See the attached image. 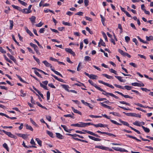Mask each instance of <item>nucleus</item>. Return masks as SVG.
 Returning a JSON list of instances; mask_svg holds the SVG:
<instances>
[{"mask_svg":"<svg viewBox=\"0 0 153 153\" xmlns=\"http://www.w3.org/2000/svg\"><path fill=\"white\" fill-rule=\"evenodd\" d=\"M88 82L92 85L94 87L96 88H97L98 90L101 91H104V90L103 89L101 88H100L96 84H95V83L93 82L91 80H88Z\"/></svg>","mask_w":153,"mask_h":153,"instance_id":"f257e3e1","label":"nucleus"},{"mask_svg":"<svg viewBox=\"0 0 153 153\" xmlns=\"http://www.w3.org/2000/svg\"><path fill=\"white\" fill-rule=\"evenodd\" d=\"M2 131L10 138H13L15 139H16L17 138V137L16 136L12 134L10 132L6 131L4 130H2Z\"/></svg>","mask_w":153,"mask_h":153,"instance_id":"f03ea898","label":"nucleus"},{"mask_svg":"<svg viewBox=\"0 0 153 153\" xmlns=\"http://www.w3.org/2000/svg\"><path fill=\"white\" fill-rule=\"evenodd\" d=\"M123 113L125 114L127 116H131V117H138L139 118H140L141 117V115L140 114H137L136 113H125L124 112H123Z\"/></svg>","mask_w":153,"mask_h":153,"instance_id":"7ed1b4c3","label":"nucleus"},{"mask_svg":"<svg viewBox=\"0 0 153 153\" xmlns=\"http://www.w3.org/2000/svg\"><path fill=\"white\" fill-rule=\"evenodd\" d=\"M112 148L115 151H120L121 152H127L128 151L124 149H122L119 147H112Z\"/></svg>","mask_w":153,"mask_h":153,"instance_id":"20e7f679","label":"nucleus"},{"mask_svg":"<svg viewBox=\"0 0 153 153\" xmlns=\"http://www.w3.org/2000/svg\"><path fill=\"white\" fill-rule=\"evenodd\" d=\"M98 82L99 83H102L108 87H109L112 89H114V87L112 85H110V84L108 83H107L106 82H104L102 80H99L98 81Z\"/></svg>","mask_w":153,"mask_h":153,"instance_id":"39448f33","label":"nucleus"},{"mask_svg":"<svg viewBox=\"0 0 153 153\" xmlns=\"http://www.w3.org/2000/svg\"><path fill=\"white\" fill-rule=\"evenodd\" d=\"M94 126L96 127H107L108 129H109L108 127V125L106 124H103L102 123H99L97 124H94Z\"/></svg>","mask_w":153,"mask_h":153,"instance_id":"423d86ee","label":"nucleus"},{"mask_svg":"<svg viewBox=\"0 0 153 153\" xmlns=\"http://www.w3.org/2000/svg\"><path fill=\"white\" fill-rule=\"evenodd\" d=\"M97 133H100L102 134H105L108 135L109 136H113L114 137H116V136L115 135L113 134H111V133H109L104 132H102L100 131H97Z\"/></svg>","mask_w":153,"mask_h":153,"instance_id":"0eeeda50","label":"nucleus"},{"mask_svg":"<svg viewBox=\"0 0 153 153\" xmlns=\"http://www.w3.org/2000/svg\"><path fill=\"white\" fill-rule=\"evenodd\" d=\"M65 50L66 52L70 53L73 56H75V53L72 51L71 49L70 48H66L65 49Z\"/></svg>","mask_w":153,"mask_h":153,"instance_id":"6e6552de","label":"nucleus"},{"mask_svg":"<svg viewBox=\"0 0 153 153\" xmlns=\"http://www.w3.org/2000/svg\"><path fill=\"white\" fill-rule=\"evenodd\" d=\"M115 93H117V94L120 95L122 96L123 97L125 98H129L130 99H132L133 97L131 96H130L128 95H124L123 93L120 92L118 91H116L115 92Z\"/></svg>","mask_w":153,"mask_h":153,"instance_id":"1a4fd4ad","label":"nucleus"},{"mask_svg":"<svg viewBox=\"0 0 153 153\" xmlns=\"http://www.w3.org/2000/svg\"><path fill=\"white\" fill-rule=\"evenodd\" d=\"M7 56L9 57V58L11 60H13L15 64H17V61L13 56L11 55L10 53H7Z\"/></svg>","mask_w":153,"mask_h":153,"instance_id":"9d476101","label":"nucleus"},{"mask_svg":"<svg viewBox=\"0 0 153 153\" xmlns=\"http://www.w3.org/2000/svg\"><path fill=\"white\" fill-rule=\"evenodd\" d=\"M81 102L82 104L85 105L86 106H88L91 109H92L93 108V107L91 106V105L90 103H88L87 102H85L83 100H81Z\"/></svg>","mask_w":153,"mask_h":153,"instance_id":"9b49d317","label":"nucleus"},{"mask_svg":"<svg viewBox=\"0 0 153 153\" xmlns=\"http://www.w3.org/2000/svg\"><path fill=\"white\" fill-rule=\"evenodd\" d=\"M88 137L90 139L95 141H100L101 140V139L98 138H96L91 136L89 135Z\"/></svg>","mask_w":153,"mask_h":153,"instance_id":"f8f14e48","label":"nucleus"},{"mask_svg":"<svg viewBox=\"0 0 153 153\" xmlns=\"http://www.w3.org/2000/svg\"><path fill=\"white\" fill-rule=\"evenodd\" d=\"M42 62L45 64V65L47 67H50V68H52V66L47 61L45 60Z\"/></svg>","mask_w":153,"mask_h":153,"instance_id":"ddd939ff","label":"nucleus"},{"mask_svg":"<svg viewBox=\"0 0 153 153\" xmlns=\"http://www.w3.org/2000/svg\"><path fill=\"white\" fill-rule=\"evenodd\" d=\"M119 121L121 123H122L123 125L125 126H128L130 128V127H131V126H129V124L128 123L122 121L121 119H119Z\"/></svg>","mask_w":153,"mask_h":153,"instance_id":"4468645a","label":"nucleus"},{"mask_svg":"<svg viewBox=\"0 0 153 153\" xmlns=\"http://www.w3.org/2000/svg\"><path fill=\"white\" fill-rule=\"evenodd\" d=\"M56 137L59 139H63L64 138V136L59 133H56Z\"/></svg>","mask_w":153,"mask_h":153,"instance_id":"2eb2a0df","label":"nucleus"},{"mask_svg":"<svg viewBox=\"0 0 153 153\" xmlns=\"http://www.w3.org/2000/svg\"><path fill=\"white\" fill-rule=\"evenodd\" d=\"M36 18V17L34 16H32L31 17L29 18L33 24L35 23Z\"/></svg>","mask_w":153,"mask_h":153,"instance_id":"dca6fc26","label":"nucleus"},{"mask_svg":"<svg viewBox=\"0 0 153 153\" xmlns=\"http://www.w3.org/2000/svg\"><path fill=\"white\" fill-rule=\"evenodd\" d=\"M61 86L62 87L64 88L65 90L67 91L68 92H69V90H68V88H69V87L68 85L62 84L61 85Z\"/></svg>","mask_w":153,"mask_h":153,"instance_id":"f3484780","label":"nucleus"},{"mask_svg":"<svg viewBox=\"0 0 153 153\" xmlns=\"http://www.w3.org/2000/svg\"><path fill=\"white\" fill-rule=\"evenodd\" d=\"M25 126L27 129L30 130L31 131H33V129L31 126L27 124H25Z\"/></svg>","mask_w":153,"mask_h":153,"instance_id":"a211bd4d","label":"nucleus"},{"mask_svg":"<svg viewBox=\"0 0 153 153\" xmlns=\"http://www.w3.org/2000/svg\"><path fill=\"white\" fill-rule=\"evenodd\" d=\"M71 108L73 112L76 113L80 115H82V113L79 111L75 109L74 107H72Z\"/></svg>","mask_w":153,"mask_h":153,"instance_id":"6ab92c4d","label":"nucleus"},{"mask_svg":"<svg viewBox=\"0 0 153 153\" xmlns=\"http://www.w3.org/2000/svg\"><path fill=\"white\" fill-rule=\"evenodd\" d=\"M25 28L27 33H28L30 36H33V34L30 30H28L27 27H25Z\"/></svg>","mask_w":153,"mask_h":153,"instance_id":"aec40b11","label":"nucleus"},{"mask_svg":"<svg viewBox=\"0 0 153 153\" xmlns=\"http://www.w3.org/2000/svg\"><path fill=\"white\" fill-rule=\"evenodd\" d=\"M12 6L14 8L17 10L19 11H21L22 9L20 7L18 6H15L14 5H12Z\"/></svg>","mask_w":153,"mask_h":153,"instance_id":"412c9836","label":"nucleus"},{"mask_svg":"<svg viewBox=\"0 0 153 153\" xmlns=\"http://www.w3.org/2000/svg\"><path fill=\"white\" fill-rule=\"evenodd\" d=\"M98 76L97 75H95L93 74H91L90 75V76L89 78L91 79H97Z\"/></svg>","mask_w":153,"mask_h":153,"instance_id":"4be33fe9","label":"nucleus"},{"mask_svg":"<svg viewBox=\"0 0 153 153\" xmlns=\"http://www.w3.org/2000/svg\"><path fill=\"white\" fill-rule=\"evenodd\" d=\"M142 127L146 132L149 133L150 132V130L149 128H147L146 127H145L144 126H142Z\"/></svg>","mask_w":153,"mask_h":153,"instance_id":"5701e85b","label":"nucleus"},{"mask_svg":"<svg viewBox=\"0 0 153 153\" xmlns=\"http://www.w3.org/2000/svg\"><path fill=\"white\" fill-rule=\"evenodd\" d=\"M110 114H112L114 115L115 116H118L120 117V115L117 112H110Z\"/></svg>","mask_w":153,"mask_h":153,"instance_id":"b1692460","label":"nucleus"},{"mask_svg":"<svg viewBox=\"0 0 153 153\" xmlns=\"http://www.w3.org/2000/svg\"><path fill=\"white\" fill-rule=\"evenodd\" d=\"M102 75L108 79H113V76H109L107 74H102Z\"/></svg>","mask_w":153,"mask_h":153,"instance_id":"393cba45","label":"nucleus"},{"mask_svg":"<svg viewBox=\"0 0 153 153\" xmlns=\"http://www.w3.org/2000/svg\"><path fill=\"white\" fill-rule=\"evenodd\" d=\"M61 126L64 129V130L66 131V132H70V131H68V128L66 126H65V125H61Z\"/></svg>","mask_w":153,"mask_h":153,"instance_id":"a878e982","label":"nucleus"},{"mask_svg":"<svg viewBox=\"0 0 153 153\" xmlns=\"http://www.w3.org/2000/svg\"><path fill=\"white\" fill-rule=\"evenodd\" d=\"M35 140H36L38 144L40 146H41L42 145V141L40 140H39V138H36Z\"/></svg>","mask_w":153,"mask_h":153,"instance_id":"bb28decb","label":"nucleus"},{"mask_svg":"<svg viewBox=\"0 0 153 153\" xmlns=\"http://www.w3.org/2000/svg\"><path fill=\"white\" fill-rule=\"evenodd\" d=\"M34 51L36 52V53L38 55H40L41 53L38 49V47L37 45L34 48Z\"/></svg>","mask_w":153,"mask_h":153,"instance_id":"cd10ccee","label":"nucleus"},{"mask_svg":"<svg viewBox=\"0 0 153 153\" xmlns=\"http://www.w3.org/2000/svg\"><path fill=\"white\" fill-rule=\"evenodd\" d=\"M21 11L24 13L28 14L30 13L29 12V11L28 10H27V8H25L23 9H22Z\"/></svg>","mask_w":153,"mask_h":153,"instance_id":"c85d7f7f","label":"nucleus"},{"mask_svg":"<svg viewBox=\"0 0 153 153\" xmlns=\"http://www.w3.org/2000/svg\"><path fill=\"white\" fill-rule=\"evenodd\" d=\"M115 77L117 78L120 81L122 82H124V81L122 78V77L118 76H115Z\"/></svg>","mask_w":153,"mask_h":153,"instance_id":"c756f323","label":"nucleus"},{"mask_svg":"<svg viewBox=\"0 0 153 153\" xmlns=\"http://www.w3.org/2000/svg\"><path fill=\"white\" fill-rule=\"evenodd\" d=\"M10 30H11L13 27V20H10Z\"/></svg>","mask_w":153,"mask_h":153,"instance_id":"7c9ffc66","label":"nucleus"},{"mask_svg":"<svg viewBox=\"0 0 153 153\" xmlns=\"http://www.w3.org/2000/svg\"><path fill=\"white\" fill-rule=\"evenodd\" d=\"M85 60L86 62H88L91 60V58L88 56H86L85 57Z\"/></svg>","mask_w":153,"mask_h":153,"instance_id":"2f4dec72","label":"nucleus"},{"mask_svg":"<svg viewBox=\"0 0 153 153\" xmlns=\"http://www.w3.org/2000/svg\"><path fill=\"white\" fill-rule=\"evenodd\" d=\"M3 146L5 148L8 152L9 151V149L7 145V144L5 143H4L3 145Z\"/></svg>","mask_w":153,"mask_h":153,"instance_id":"473e14b6","label":"nucleus"},{"mask_svg":"<svg viewBox=\"0 0 153 153\" xmlns=\"http://www.w3.org/2000/svg\"><path fill=\"white\" fill-rule=\"evenodd\" d=\"M146 39L148 41H150L153 40V37L152 36H150L149 37L146 36Z\"/></svg>","mask_w":153,"mask_h":153,"instance_id":"72a5a7b5","label":"nucleus"},{"mask_svg":"<svg viewBox=\"0 0 153 153\" xmlns=\"http://www.w3.org/2000/svg\"><path fill=\"white\" fill-rule=\"evenodd\" d=\"M106 94H108V95L109 96H111L113 97H114V98H115L116 99H118L119 98V97H117V96L114 95V94L112 93H106Z\"/></svg>","mask_w":153,"mask_h":153,"instance_id":"f704fd0d","label":"nucleus"},{"mask_svg":"<svg viewBox=\"0 0 153 153\" xmlns=\"http://www.w3.org/2000/svg\"><path fill=\"white\" fill-rule=\"evenodd\" d=\"M110 121L111 123H114L115 124L118 125H120V126L121 125V124H120L119 123L117 122L116 121H114V120L110 119Z\"/></svg>","mask_w":153,"mask_h":153,"instance_id":"c9c22d12","label":"nucleus"},{"mask_svg":"<svg viewBox=\"0 0 153 153\" xmlns=\"http://www.w3.org/2000/svg\"><path fill=\"white\" fill-rule=\"evenodd\" d=\"M47 133L51 137H53V133L47 130L46 131Z\"/></svg>","mask_w":153,"mask_h":153,"instance_id":"e433bc0d","label":"nucleus"},{"mask_svg":"<svg viewBox=\"0 0 153 153\" xmlns=\"http://www.w3.org/2000/svg\"><path fill=\"white\" fill-rule=\"evenodd\" d=\"M124 88L127 90H130L131 89L132 87L128 85H125L124 87Z\"/></svg>","mask_w":153,"mask_h":153,"instance_id":"4c0bfd02","label":"nucleus"},{"mask_svg":"<svg viewBox=\"0 0 153 153\" xmlns=\"http://www.w3.org/2000/svg\"><path fill=\"white\" fill-rule=\"evenodd\" d=\"M101 45L103 46H105L106 45L105 44V43L103 41V40L100 39V42Z\"/></svg>","mask_w":153,"mask_h":153,"instance_id":"58836bf2","label":"nucleus"},{"mask_svg":"<svg viewBox=\"0 0 153 153\" xmlns=\"http://www.w3.org/2000/svg\"><path fill=\"white\" fill-rule=\"evenodd\" d=\"M18 1L22 5L25 6H26V5H27V4L24 1L21 0H18Z\"/></svg>","mask_w":153,"mask_h":153,"instance_id":"ea45409f","label":"nucleus"},{"mask_svg":"<svg viewBox=\"0 0 153 153\" xmlns=\"http://www.w3.org/2000/svg\"><path fill=\"white\" fill-rule=\"evenodd\" d=\"M16 76H17V77H18V78L19 79V80L22 82H23L24 83H26V82L25 81H24L22 79V78H21V77L20 76H19L18 75H16Z\"/></svg>","mask_w":153,"mask_h":153,"instance_id":"a19ab883","label":"nucleus"},{"mask_svg":"<svg viewBox=\"0 0 153 153\" xmlns=\"http://www.w3.org/2000/svg\"><path fill=\"white\" fill-rule=\"evenodd\" d=\"M140 123L138 121H136L135 122L133 123V124L135 126H140Z\"/></svg>","mask_w":153,"mask_h":153,"instance_id":"79ce46f5","label":"nucleus"},{"mask_svg":"<svg viewBox=\"0 0 153 153\" xmlns=\"http://www.w3.org/2000/svg\"><path fill=\"white\" fill-rule=\"evenodd\" d=\"M109 71L111 73H113L116 75H117V71L112 68L110 69Z\"/></svg>","mask_w":153,"mask_h":153,"instance_id":"37998d69","label":"nucleus"},{"mask_svg":"<svg viewBox=\"0 0 153 153\" xmlns=\"http://www.w3.org/2000/svg\"><path fill=\"white\" fill-rule=\"evenodd\" d=\"M130 128L132 130H134V131L135 132H136L138 134H140V131H139L138 130L134 128L131 127H130Z\"/></svg>","mask_w":153,"mask_h":153,"instance_id":"c03bdc74","label":"nucleus"},{"mask_svg":"<svg viewBox=\"0 0 153 153\" xmlns=\"http://www.w3.org/2000/svg\"><path fill=\"white\" fill-rule=\"evenodd\" d=\"M102 34L103 37L105 39V40L106 42H108V39L107 38V36H106V34H105V33L104 32H102Z\"/></svg>","mask_w":153,"mask_h":153,"instance_id":"a18cd8bd","label":"nucleus"},{"mask_svg":"<svg viewBox=\"0 0 153 153\" xmlns=\"http://www.w3.org/2000/svg\"><path fill=\"white\" fill-rule=\"evenodd\" d=\"M100 17L101 18V22L102 24L104 25V22L105 20V18L102 15H100Z\"/></svg>","mask_w":153,"mask_h":153,"instance_id":"49530a36","label":"nucleus"},{"mask_svg":"<svg viewBox=\"0 0 153 153\" xmlns=\"http://www.w3.org/2000/svg\"><path fill=\"white\" fill-rule=\"evenodd\" d=\"M34 41L37 44L38 46L40 48H43V47L42 46V45L39 43V42L36 39H34Z\"/></svg>","mask_w":153,"mask_h":153,"instance_id":"de8ad7c7","label":"nucleus"},{"mask_svg":"<svg viewBox=\"0 0 153 153\" xmlns=\"http://www.w3.org/2000/svg\"><path fill=\"white\" fill-rule=\"evenodd\" d=\"M119 102L122 104H125L128 106H130V104L129 103L126 102L124 101H120Z\"/></svg>","mask_w":153,"mask_h":153,"instance_id":"09e8293b","label":"nucleus"},{"mask_svg":"<svg viewBox=\"0 0 153 153\" xmlns=\"http://www.w3.org/2000/svg\"><path fill=\"white\" fill-rule=\"evenodd\" d=\"M82 131L87 133L90 134H91V135H93V132H91V131H88V130H82Z\"/></svg>","mask_w":153,"mask_h":153,"instance_id":"8fccbe9b","label":"nucleus"},{"mask_svg":"<svg viewBox=\"0 0 153 153\" xmlns=\"http://www.w3.org/2000/svg\"><path fill=\"white\" fill-rule=\"evenodd\" d=\"M12 39H13V40L17 44V45L19 46H20V45L19 44V42L16 41V39L15 38L14 36L13 35H12Z\"/></svg>","mask_w":153,"mask_h":153,"instance_id":"3c124183","label":"nucleus"},{"mask_svg":"<svg viewBox=\"0 0 153 153\" xmlns=\"http://www.w3.org/2000/svg\"><path fill=\"white\" fill-rule=\"evenodd\" d=\"M114 85L117 88H121V89H124V87H123V86H122L121 85H117V84H115Z\"/></svg>","mask_w":153,"mask_h":153,"instance_id":"603ef678","label":"nucleus"},{"mask_svg":"<svg viewBox=\"0 0 153 153\" xmlns=\"http://www.w3.org/2000/svg\"><path fill=\"white\" fill-rule=\"evenodd\" d=\"M137 37L140 42L145 44L147 43L146 42L144 41V40L141 39L139 36H137Z\"/></svg>","mask_w":153,"mask_h":153,"instance_id":"864d4df0","label":"nucleus"},{"mask_svg":"<svg viewBox=\"0 0 153 153\" xmlns=\"http://www.w3.org/2000/svg\"><path fill=\"white\" fill-rule=\"evenodd\" d=\"M40 86L42 87L43 88L47 90H48V89L47 88V87L45 85H44L42 84L41 82L40 83Z\"/></svg>","mask_w":153,"mask_h":153,"instance_id":"5fc2aeb1","label":"nucleus"},{"mask_svg":"<svg viewBox=\"0 0 153 153\" xmlns=\"http://www.w3.org/2000/svg\"><path fill=\"white\" fill-rule=\"evenodd\" d=\"M62 24L65 25H68L69 26H71L70 23L68 22H65L63 21L62 22Z\"/></svg>","mask_w":153,"mask_h":153,"instance_id":"6e6d98bb","label":"nucleus"},{"mask_svg":"<svg viewBox=\"0 0 153 153\" xmlns=\"http://www.w3.org/2000/svg\"><path fill=\"white\" fill-rule=\"evenodd\" d=\"M79 127H85V123L83 122H79Z\"/></svg>","mask_w":153,"mask_h":153,"instance_id":"4d7b16f0","label":"nucleus"},{"mask_svg":"<svg viewBox=\"0 0 153 153\" xmlns=\"http://www.w3.org/2000/svg\"><path fill=\"white\" fill-rule=\"evenodd\" d=\"M85 29L86 30L88 31L91 34H92L93 33L92 31L88 27H86Z\"/></svg>","mask_w":153,"mask_h":153,"instance_id":"13d9d810","label":"nucleus"},{"mask_svg":"<svg viewBox=\"0 0 153 153\" xmlns=\"http://www.w3.org/2000/svg\"><path fill=\"white\" fill-rule=\"evenodd\" d=\"M89 116L91 117L95 118H100L102 117L101 116L94 115H89Z\"/></svg>","mask_w":153,"mask_h":153,"instance_id":"bf43d9fd","label":"nucleus"},{"mask_svg":"<svg viewBox=\"0 0 153 153\" xmlns=\"http://www.w3.org/2000/svg\"><path fill=\"white\" fill-rule=\"evenodd\" d=\"M43 25V23H42L41 22H40L38 24H36L35 25L37 27H41Z\"/></svg>","mask_w":153,"mask_h":153,"instance_id":"052dcab7","label":"nucleus"},{"mask_svg":"<svg viewBox=\"0 0 153 153\" xmlns=\"http://www.w3.org/2000/svg\"><path fill=\"white\" fill-rule=\"evenodd\" d=\"M30 122L32 124L36 126H37V125L35 123V122L33 120L32 118L30 119Z\"/></svg>","mask_w":153,"mask_h":153,"instance_id":"680f3d73","label":"nucleus"},{"mask_svg":"<svg viewBox=\"0 0 153 153\" xmlns=\"http://www.w3.org/2000/svg\"><path fill=\"white\" fill-rule=\"evenodd\" d=\"M33 58L36 61V62L38 63V64H39L40 63V61L38 58H36L34 56H33Z\"/></svg>","mask_w":153,"mask_h":153,"instance_id":"e2e57ef3","label":"nucleus"},{"mask_svg":"<svg viewBox=\"0 0 153 153\" xmlns=\"http://www.w3.org/2000/svg\"><path fill=\"white\" fill-rule=\"evenodd\" d=\"M64 116L65 117H71L72 118H74V117L73 116H72L71 114H68L66 115H64Z\"/></svg>","mask_w":153,"mask_h":153,"instance_id":"0e129e2a","label":"nucleus"},{"mask_svg":"<svg viewBox=\"0 0 153 153\" xmlns=\"http://www.w3.org/2000/svg\"><path fill=\"white\" fill-rule=\"evenodd\" d=\"M85 5V7L87 6L88 5L89 1L88 0H84V1Z\"/></svg>","mask_w":153,"mask_h":153,"instance_id":"69168bd1","label":"nucleus"},{"mask_svg":"<svg viewBox=\"0 0 153 153\" xmlns=\"http://www.w3.org/2000/svg\"><path fill=\"white\" fill-rule=\"evenodd\" d=\"M125 39L126 42L128 43L130 40V38L128 36H126L125 37Z\"/></svg>","mask_w":153,"mask_h":153,"instance_id":"338daca9","label":"nucleus"},{"mask_svg":"<svg viewBox=\"0 0 153 153\" xmlns=\"http://www.w3.org/2000/svg\"><path fill=\"white\" fill-rule=\"evenodd\" d=\"M132 41L133 42H134L135 43V44L137 45H138V41H137V39L136 38H133L132 39Z\"/></svg>","mask_w":153,"mask_h":153,"instance_id":"774afa93","label":"nucleus"}]
</instances>
